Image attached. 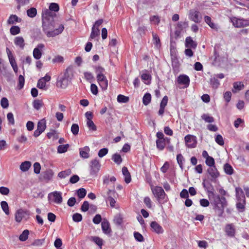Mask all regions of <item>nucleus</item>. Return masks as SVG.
Returning <instances> with one entry per match:
<instances>
[{
  "instance_id": "nucleus-63",
  "label": "nucleus",
  "mask_w": 249,
  "mask_h": 249,
  "mask_svg": "<svg viewBox=\"0 0 249 249\" xmlns=\"http://www.w3.org/2000/svg\"><path fill=\"white\" fill-rule=\"evenodd\" d=\"M90 90L91 93L96 95L98 93V89L97 86L94 84H91L90 85Z\"/></svg>"
},
{
  "instance_id": "nucleus-16",
  "label": "nucleus",
  "mask_w": 249,
  "mask_h": 249,
  "mask_svg": "<svg viewBox=\"0 0 249 249\" xmlns=\"http://www.w3.org/2000/svg\"><path fill=\"white\" fill-rule=\"evenodd\" d=\"M74 73V71L73 67L70 66L66 69L63 75L69 80L71 81L72 78L73 77Z\"/></svg>"
},
{
  "instance_id": "nucleus-10",
  "label": "nucleus",
  "mask_w": 249,
  "mask_h": 249,
  "mask_svg": "<svg viewBox=\"0 0 249 249\" xmlns=\"http://www.w3.org/2000/svg\"><path fill=\"white\" fill-rule=\"evenodd\" d=\"M29 215V213L27 211L20 209L17 210L15 213V220L17 222H20L26 216Z\"/></svg>"
},
{
  "instance_id": "nucleus-25",
  "label": "nucleus",
  "mask_w": 249,
  "mask_h": 249,
  "mask_svg": "<svg viewBox=\"0 0 249 249\" xmlns=\"http://www.w3.org/2000/svg\"><path fill=\"white\" fill-rule=\"evenodd\" d=\"M21 19L16 15H11L7 20V23L9 25L14 24L16 22H21Z\"/></svg>"
},
{
  "instance_id": "nucleus-13",
  "label": "nucleus",
  "mask_w": 249,
  "mask_h": 249,
  "mask_svg": "<svg viewBox=\"0 0 249 249\" xmlns=\"http://www.w3.org/2000/svg\"><path fill=\"white\" fill-rule=\"evenodd\" d=\"M101 227L104 233L111 235L112 231L110 227V224L107 220L104 219L101 223Z\"/></svg>"
},
{
  "instance_id": "nucleus-23",
  "label": "nucleus",
  "mask_w": 249,
  "mask_h": 249,
  "mask_svg": "<svg viewBox=\"0 0 249 249\" xmlns=\"http://www.w3.org/2000/svg\"><path fill=\"white\" fill-rule=\"evenodd\" d=\"M122 173L125 177L124 181L126 183H129L131 180V178L127 168L126 167H123L122 168Z\"/></svg>"
},
{
  "instance_id": "nucleus-58",
  "label": "nucleus",
  "mask_w": 249,
  "mask_h": 249,
  "mask_svg": "<svg viewBox=\"0 0 249 249\" xmlns=\"http://www.w3.org/2000/svg\"><path fill=\"white\" fill-rule=\"evenodd\" d=\"M7 119L9 124L14 125L15 124V120L13 114L12 112H9L7 114Z\"/></svg>"
},
{
  "instance_id": "nucleus-7",
  "label": "nucleus",
  "mask_w": 249,
  "mask_h": 249,
  "mask_svg": "<svg viewBox=\"0 0 249 249\" xmlns=\"http://www.w3.org/2000/svg\"><path fill=\"white\" fill-rule=\"evenodd\" d=\"M101 164L99 161L94 159L90 161V174L91 175H96L100 170Z\"/></svg>"
},
{
  "instance_id": "nucleus-53",
  "label": "nucleus",
  "mask_w": 249,
  "mask_h": 249,
  "mask_svg": "<svg viewBox=\"0 0 249 249\" xmlns=\"http://www.w3.org/2000/svg\"><path fill=\"white\" fill-rule=\"evenodd\" d=\"M42 106V102L39 100H35L33 102V107L36 110H39Z\"/></svg>"
},
{
  "instance_id": "nucleus-62",
  "label": "nucleus",
  "mask_w": 249,
  "mask_h": 249,
  "mask_svg": "<svg viewBox=\"0 0 249 249\" xmlns=\"http://www.w3.org/2000/svg\"><path fill=\"white\" fill-rule=\"evenodd\" d=\"M41 169V166L38 162H35L34 164V171L35 173L38 174L40 173Z\"/></svg>"
},
{
  "instance_id": "nucleus-20",
  "label": "nucleus",
  "mask_w": 249,
  "mask_h": 249,
  "mask_svg": "<svg viewBox=\"0 0 249 249\" xmlns=\"http://www.w3.org/2000/svg\"><path fill=\"white\" fill-rule=\"evenodd\" d=\"M178 84L184 85L185 87H187L189 85L190 79L188 76L186 75H181L178 78Z\"/></svg>"
},
{
  "instance_id": "nucleus-47",
  "label": "nucleus",
  "mask_w": 249,
  "mask_h": 249,
  "mask_svg": "<svg viewBox=\"0 0 249 249\" xmlns=\"http://www.w3.org/2000/svg\"><path fill=\"white\" fill-rule=\"evenodd\" d=\"M20 28L18 26H13L10 29V33L12 35H16L20 33Z\"/></svg>"
},
{
  "instance_id": "nucleus-50",
  "label": "nucleus",
  "mask_w": 249,
  "mask_h": 249,
  "mask_svg": "<svg viewBox=\"0 0 249 249\" xmlns=\"http://www.w3.org/2000/svg\"><path fill=\"white\" fill-rule=\"evenodd\" d=\"M91 240L93 241L98 246L101 247L103 245V240L97 236H92L91 237Z\"/></svg>"
},
{
  "instance_id": "nucleus-32",
  "label": "nucleus",
  "mask_w": 249,
  "mask_h": 249,
  "mask_svg": "<svg viewBox=\"0 0 249 249\" xmlns=\"http://www.w3.org/2000/svg\"><path fill=\"white\" fill-rule=\"evenodd\" d=\"M31 166V162L29 161L23 162L20 165V169L23 172H26L29 170Z\"/></svg>"
},
{
  "instance_id": "nucleus-26",
  "label": "nucleus",
  "mask_w": 249,
  "mask_h": 249,
  "mask_svg": "<svg viewBox=\"0 0 249 249\" xmlns=\"http://www.w3.org/2000/svg\"><path fill=\"white\" fill-rule=\"evenodd\" d=\"M172 66L175 71H178L180 64L176 56L172 57Z\"/></svg>"
},
{
  "instance_id": "nucleus-55",
  "label": "nucleus",
  "mask_w": 249,
  "mask_h": 249,
  "mask_svg": "<svg viewBox=\"0 0 249 249\" xmlns=\"http://www.w3.org/2000/svg\"><path fill=\"white\" fill-rule=\"evenodd\" d=\"M134 236L135 239L138 242H143L144 241V238L143 236L139 232L135 231L134 232Z\"/></svg>"
},
{
  "instance_id": "nucleus-12",
  "label": "nucleus",
  "mask_w": 249,
  "mask_h": 249,
  "mask_svg": "<svg viewBox=\"0 0 249 249\" xmlns=\"http://www.w3.org/2000/svg\"><path fill=\"white\" fill-rule=\"evenodd\" d=\"M44 47L43 44L40 43L38 44L37 47L34 49L33 54L35 59L38 60L41 57L42 54V52Z\"/></svg>"
},
{
  "instance_id": "nucleus-22",
  "label": "nucleus",
  "mask_w": 249,
  "mask_h": 249,
  "mask_svg": "<svg viewBox=\"0 0 249 249\" xmlns=\"http://www.w3.org/2000/svg\"><path fill=\"white\" fill-rule=\"evenodd\" d=\"M196 46V43L195 42L190 36L186 37L185 39L186 47L195 49Z\"/></svg>"
},
{
  "instance_id": "nucleus-56",
  "label": "nucleus",
  "mask_w": 249,
  "mask_h": 249,
  "mask_svg": "<svg viewBox=\"0 0 249 249\" xmlns=\"http://www.w3.org/2000/svg\"><path fill=\"white\" fill-rule=\"evenodd\" d=\"M79 128L77 124H73L71 127V131L74 135L78 134L79 132Z\"/></svg>"
},
{
  "instance_id": "nucleus-54",
  "label": "nucleus",
  "mask_w": 249,
  "mask_h": 249,
  "mask_svg": "<svg viewBox=\"0 0 249 249\" xmlns=\"http://www.w3.org/2000/svg\"><path fill=\"white\" fill-rule=\"evenodd\" d=\"M152 36L154 43L156 45L157 47L160 46V39L158 36L156 34L153 33Z\"/></svg>"
},
{
  "instance_id": "nucleus-2",
  "label": "nucleus",
  "mask_w": 249,
  "mask_h": 249,
  "mask_svg": "<svg viewBox=\"0 0 249 249\" xmlns=\"http://www.w3.org/2000/svg\"><path fill=\"white\" fill-rule=\"evenodd\" d=\"M213 208L215 213L218 217H222L224 208L227 206V201L224 196H220L212 193Z\"/></svg>"
},
{
  "instance_id": "nucleus-27",
  "label": "nucleus",
  "mask_w": 249,
  "mask_h": 249,
  "mask_svg": "<svg viewBox=\"0 0 249 249\" xmlns=\"http://www.w3.org/2000/svg\"><path fill=\"white\" fill-rule=\"evenodd\" d=\"M14 43L16 45L23 49L24 46V40L22 37L18 36L14 39Z\"/></svg>"
},
{
  "instance_id": "nucleus-28",
  "label": "nucleus",
  "mask_w": 249,
  "mask_h": 249,
  "mask_svg": "<svg viewBox=\"0 0 249 249\" xmlns=\"http://www.w3.org/2000/svg\"><path fill=\"white\" fill-rule=\"evenodd\" d=\"M6 52L7 53L9 62L11 66L12 67L15 65H17L13 55L12 54L10 50L8 48H6Z\"/></svg>"
},
{
  "instance_id": "nucleus-60",
  "label": "nucleus",
  "mask_w": 249,
  "mask_h": 249,
  "mask_svg": "<svg viewBox=\"0 0 249 249\" xmlns=\"http://www.w3.org/2000/svg\"><path fill=\"white\" fill-rule=\"evenodd\" d=\"M246 202H237L236 203V208L240 212H243L245 210V205Z\"/></svg>"
},
{
  "instance_id": "nucleus-51",
  "label": "nucleus",
  "mask_w": 249,
  "mask_h": 249,
  "mask_svg": "<svg viewBox=\"0 0 249 249\" xmlns=\"http://www.w3.org/2000/svg\"><path fill=\"white\" fill-rule=\"evenodd\" d=\"M87 191L84 188L79 189L77 191L78 196L80 198H83L86 195Z\"/></svg>"
},
{
  "instance_id": "nucleus-52",
  "label": "nucleus",
  "mask_w": 249,
  "mask_h": 249,
  "mask_svg": "<svg viewBox=\"0 0 249 249\" xmlns=\"http://www.w3.org/2000/svg\"><path fill=\"white\" fill-rule=\"evenodd\" d=\"M37 87L40 89H46V82L43 79L40 78L37 82Z\"/></svg>"
},
{
  "instance_id": "nucleus-46",
  "label": "nucleus",
  "mask_w": 249,
  "mask_h": 249,
  "mask_svg": "<svg viewBox=\"0 0 249 249\" xmlns=\"http://www.w3.org/2000/svg\"><path fill=\"white\" fill-rule=\"evenodd\" d=\"M87 125L90 130L96 131L97 130V127L92 120L87 121Z\"/></svg>"
},
{
  "instance_id": "nucleus-19",
  "label": "nucleus",
  "mask_w": 249,
  "mask_h": 249,
  "mask_svg": "<svg viewBox=\"0 0 249 249\" xmlns=\"http://www.w3.org/2000/svg\"><path fill=\"white\" fill-rule=\"evenodd\" d=\"M115 193V192L114 190L109 189L107 194V201H108L109 202L110 205L112 207H114L115 206V204L116 203L115 199L113 197V196H114Z\"/></svg>"
},
{
  "instance_id": "nucleus-43",
  "label": "nucleus",
  "mask_w": 249,
  "mask_h": 249,
  "mask_svg": "<svg viewBox=\"0 0 249 249\" xmlns=\"http://www.w3.org/2000/svg\"><path fill=\"white\" fill-rule=\"evenodd\" d=\"M69 147V145L68 144L65 145H60L57 148V151L59 153H63L67 151Z\"/></svg>"
},
{
  "instance_id": "nucleus-61",
  "label": "nucleus",
  "mask_w": 249,
  "mask_h": 249,
  "mask_svg": "<svg viewBox=\"0 0 249 249\" xmlns=\"http://www.w3.org/2000/svg\"><path fill=\"white\" fill-rule=\"evenodd\" d=\"M215 141L216 142V143H217L220 145H223L224 143L223 137L220 134L216 135L215 138Z\"/></svg>"
},
{
  "instance_id": "nucleus-15",
  "label": "nucleus",
  "mask_w": 249,
  "mask_h": 249,
  "mask_svg": "<svg viewBox=\"0 0 249 249\" xmlns=\"http://www.w3.org/2000/svg\"><path fill=\"white\" fill-rule=\"evenodd\" d=\"M225 231L226 234L231 237H233L235 236V229L232 224H228L226 225L225 228Z\"/></svg>"
},
{
  "instance_id": "nucleus-1",
  "label": "nucleus",
  "mask_w": 249,
  "mask_h": 249,
  "mask_svg": "<svg viewBox=\"0 0 249 249\" xmlns=\"http://www.w3.org/2000/svg\"><path fill=\"white\" fill-rule=\"evenodd\" d=\"M59 9V7L58 4L52 3L49 6V9H46L42 11L43 29L46 36L49 37L58 35L64 30V27L63 24H60L58 28L53 30L55 26L53 16L55 14L52 11L57 12Z\"/></svg>"
},
{
  "instance_id": "nucleus-9",
  "label": "nucleus",
  "mask_w": 249,
  "mask_h": 249,
  "mask_svg": "<svg viewBox=\"0 0 249 249\" xmlns=\"http://www.w3.org/2000/svg\"><path fill=\"white\" fill-rule=\"evenodd\" d=\"M97 81L103 90H106L108 87V81L105 75L97 74Z\"/></svg>"
},
{
  "instance_id": "nucleus-4",
  "label": "nucleus",
  "mask_w": 249,
  "mask_h": 249,
  "mask_svg": "<svg viewBox=\"0 0 249 249\" xmlns=\"http://www.w3.org/2000/svg\"><path fill=\"white\" fill-rule=\"evenodd\" d=\"M233 25L237 28L249 26V19L238 18L233 17L231 18Z\"/></svg>"
},
{
  "instance_id": "nucleus-21",
  "label": "nucleus",
  "mask_w": 249,
  "mask_h": 249,
  "mask_svg": "<svg viewBox=\"0 0 249 249\" xmlns=\"http://www.w3.org/2000/svg\"><path fill=\"white\" fill-rule=\"evenodd\" d=\"M53 196V201L57 204H60L62 202L63 198L62 193L60 192L54 191L51 193Z\"/></svg>"
},
{
  "instance_id": "nucleus-64",
  "label": "nucleus",
  "mask_w": 249,
  "mask_h": 249,
  "mask_svg": "<svg viewBox=\"0 0 249 249\" xmlns=\"http://www.w3.org/2000/svg\"><path fill=\"white\" fill-rule=\"evenodd\" d=\"M85 78L90 82L93 80L94 77L92 74L89 72H85L84 73Z\"/></svg>"
},
{
  "instance_id": "nucleus-24",
  "label": "nucleus",
  "mask_w": 249,
  "mask_h": 249,
  "mask_svg": "<svg viewBox=\"0 0 249 249\" xmlns=\"http://www.w3.org/2000/svg\"><path fill=\"white\" fill-rule=\"evenodd\" d=\"M233 89L232 91L234 93H236L237 91L242 90L244 88V85L242 82H236L233 84Z\"/></svg>"
},
{
  "instance_id": "nucleus-14",
  "label": "nucleus",
  "mask_w": 249,
  "mask_h": 249,
  "mask_svg": "<svg viewBox=\"0 0 249 249\" xmlns=\"http://www.w3.org/2000/svg\"><path fill=\"white\" fill-rule=\"evenodd\" d=\"M207 172L211 177V180L214 181L216 178L219 176V173L218 172L216 166L209 167L207 169Z\"/></svg>"
},
{
  "instance_id": "nucleus-45",
  "label": "nucleus",
  "mask_w": 249,
  "mask_h": 249,
  "mask_svg": "<svg viewBox=\"0 0 249 249\" xmlns=\"http://www.w3.org/2000/svg\"><path fill=\"white\" fill-rule=\"evenodd\" d=\"M210 84L213 88H217L219 85V81L215 77L211 78Z\"/></svg>"
},
{
  "instance_id": "nucleus-49",
  "label": "nucleus",
  "mask_w": 249,
  "mask_h": 249,
  "mask_svg": "<svg viewBox=\"0 0 249 249\" xmlns=\"http://www.w3.org/2000/svg\"><path fill=\"white\" fill-rule=\"evenodd\" d=\"M89 148L88 146H85L79 149L80 156H87L89 154Z\"/></svg>"
},
{
  "instance_id": "nucleus-40",
  "label": "nucleus",
  "mask_w": 249,
  "mask_h": 249,
  "mask_svg": "<svg viewBox=\"0 0 249 249\" xmlns=\"http://www.w3.org/2000/svg\"><path fill=\"white\" fill-rule=\"evenodd\" d=\"M201 118L206 123H211L214 121V118L208 114H202L201 116Z\"/></svg>"
},
{
  "instance_id": "nucleus-59",
  "label": "nucleus",
  "mask_w": 249,
  "mask_h": 249,
  "mask_svg": "<svg viewBox=\"0 0 249 249\" xmlns=\"http://www.w3.org/2000/svg\"><path fill=\"white\" fill-rule=\"evenodd\" d=\"M72 220L75 222H80L82 220V216L80 213H75L72 215Z\"/></svg>"
},
{
  "instance_id": "nucleus-35",
  "label": "nucleus",
  "mask_w": 249,
  "mask_h": 249,
  "mask_svg": "<svg viewBox=\"0 0 249 249\" xmlns=\"http://www.w3.org/2000/svg\"><path fill=\"white\" fill-rule=\"evenodd\" d=\"M46 128V121L42 119L38 122L37 129L43 132Z\"/></svg>"
},
{
  "instance_id": "nucleus-42",
  "label": "nucleus",
  "mask_w": 249,
  "mask_h": 249,
  "mask_svg": "<svg viewBox=\"0 0 249 249\" xmlns=\"http://www.w3.org/2000/svg\"><path fill=\"white\" fill-rule=\"evenodd\" d=\"M28 16L30 18H34L37 14L36 9L35 8H31L27 11Z\"/></svg>"
},
{
  "instance_id": "nucleus-8",
  "label": "nucleus",
  "mask_w": 249,
  "mask_h": 249,
  "mask_svg": "<svg viewBox=\"0 0 249 249\" xmlns=\"http://www.w3.org/2000/svg\"><path fill=\"white\" fill-rule=\"evenodd\" d=\"M189 18L196 23H200L202 19L200 12L197 10H191L189 12Z\"/></svg>"
},
{
  "instance_id": "nucleus-5",
  "label": "nucleus",
  "mask_w": 249,
  "mask_h": 249,
  "mask_svg": "<svg viewBox=\"0 0 249 249\" xmlns=\"http://www.w3.org/2000/svg\"><path fill=\"white\" fill-rule=\"evenodd\" d=\"M186 146L189 148H194L197 144V138L195 136L188 134L184 138Z\"/></svg>"
},
{
  "instance_id": "nucleus-3",
  "label": "nucleus",
  "mask_w": 249,
  "mask_h": 249,
  "mask_svg": "<svg viewBox=\"0 0 249 249\" xmlns=\"http://www.w3.org/2000/svg\"><path fill=\"white\" fill-rule=\"evenodd\" d=\"M151 190L158 202L162 203V200L164 199L166 196V194L162 188L160 186H156L151 187Z\"/></svg>"
},
{
  "instance_id": "nucleus-44",
  "label": "nucleus",
  "mask_w": 249,
  "mask_h": 249,
  "mask_svg": "<svg viewBox=\"0 0 249 249\" xmlns=\"http://www.w3.org/2000/svg\"><path fill=\"white\" fill-rule=\"evenodd\" d=\"M157 148L160 150H162L165 145V140H157L156 141Z\"/></svg>"
},
{
  "instance_id": "nucleus-48",
  "label": "nucleus",
  "mask_w": 249,
  "mask_h": 249,
  "mask_svg": "<svg viewBox=\"0 0 249 249\" xmlns=\"http://www.w3.org/2000/svg\"><path fill=\"white\" fill-rule=\"evenodd\" d=\"M0 105L3 108H7L9 107V101L7 98L2 97L0 100Z\"/></svg>"
},
{
  "instance_id": "nucleus-6",
  "label": "nucleus",
  "mask_w": 249,
  "mask_h": 249,
  "mask_svg": "<svg viewBox=\"0 0 249 249\" xmlns=\"http://www.w3.org/2000/svg\"><path fill=\"white\" fill-rule=\"evenodd\" d=\"M70 82V80L63 75H60L57 79L56 86L61 89H65L68 87Z\"/></svg>"
},
{
  "instance_id": "nucleus-57",
  "label": "nucleus",
  "mask_w": 249,
  "mask_h": 249,
  "mask_svg": "<svg viewBox=\"0 0 249 249\" xmlns=\"http://www.w3.org/2000/svg\"><path fill=\"white\" fill-rule=\"evenodd\" d=\"M150 21L153 24L158 25L160 22V19L158 16H153L150 18Z\"/></svg>"
},
{
  "instance_id": "nucleus-39",
  "label": "nucleus",
  "mask_w": 249,
  "mask_h": 249,
  "mask_svg": "<svg viewBox=\"0 0 249 249\" xmlns=\"http://www.w3.org/2000/svg\"><path fill=\"white\" fill-rule=\"evenodd\" d=\"M206 158L205 163L209 167L215 166V161L213 157H205Z\"/></svg>"
},
{
  "instance_id": "nucleus-17",
  "label": "nucleus",
  "mask_w": 249,
  "mask_h": 249,
  "mask_svg": "<svg viewBox=\"0 0 249 249\" xmlns=\"http://www.w3.org/2000/svg\"><path fill=\"white\" fill-rule=\"evenodd\" d=\"M150 227L153 230V231L158 234L162 233L163 232V229L161 226H160L157 222L152 221L150 223Z\"/></svg>"
},
{
  "instance_id": "nucleus-31",
  "label": "nucleus",
  "mask_w": 249,
  "mask_h": 249,
  "mask_svg": "<svg viewBox=\"0 0 249 249\" xmlns=\"http://www.w3.org/2000/svg\"><path fill=\"white\" fill-rule=\"evenodd\" d=\"M71 173V170L70 169L65 171H61L58 174L57 177L60 179L65 178L70 176Z\"/></svg>"
},
{
  "instance_id": "nucleus-38",
  "label": "nucleus",
  "mask_w": 249,
  "mask_h": 249,
  "mask_svg": "<svg viewBox=\"0 0 249 249\" xmlns=\"http://www.w3.org/2000/svg\"><path fill=\"white\" fill-rule=\"evenodd\" d=\"M151 100V96L150 93H147L144 95L142 98V103L144 105H148L150 103Z\"/></svg>"
},
{
  "instance_id": "nucleus-11",
  "label": "nucleus",
  "mask_w": 249,
  "mask_h": 249,
  "mask_svg": "<svg viewBox=\"0 0 249 249\" xmlns=\"http://www.w3.org/2000/svg\"><path fill=\"white\" fill-rule=\"evenodd\" d=\"M53 174L54 173L52 170H47L41 173L40 179L43 181H45L46 182H48L52 179Z\"/></svg>"
},
{
  "instance_id": "nucleus-30",
  "label": "nucleus",
  "mask_w": 249,
  "mask_h": 249,
  "mask_svg": "<svg viewBox=\"0 0 249 249\" xmlns=\"http://www.w3.org/2000/svg\"><path fill=\"white\" fill-rule=\"evenodd\" d=\"M224 170L225 173L228 175H231L234 171L232 167L228 163L224 165Z\"/></svg>"
},
{
  "instance_id": "nucleus-18",
  "label": "nucleus",
  "mask_w": 249,
  "mask_h": 249,
  "mask_svg": "<svg viewBox=\"0 0 249 249\" xmlns=\"http://www.w3.org/2000/svg\"><path fill=\"white\" fill-rule=\"evenodd\" d=\"M235 191L237 202H246L245 196L242 189L240 188H236Z\"/></svg>"
},
{
  "instance_id": "nucleus-33",
  "label": "nucleus",
  "mask_w": 249,
  "mask_h": 249,
  "mask_svg": "<svg viewBox=\"0 0 249 249\" xmlns=\"http://www.w3.org/2000/svg\"><path fill=\"white\" fill-rule=\"evenodd\" d=\"M47 137L50 139L53 140H56L58 138V133L55 130L52 129L47 133Z\"/></svg>"
},
{
  "instance_id": "nucleus-37",
  "label": "nucleus",
  "mask_w": 249,
  "mask_h": 249,
  "mask_svg": "<svg viewBox=\"0 0 249 249\" xmlns=\"http://www.w3.org/2000/svg\"><path fill=\"white\" fill-rule=\"evenodd\" d=\"M1 207L6 215L9 214V210L8 203L5 201H2L0 202Z\"/></svg>"
},
{
  "instance_id": "nucleus-29",
  "label": "nucleus",
  "mask_w": 249,
  "mask_h": 249,
  "mask_svg": "<svg viewBox=\"0 0 249 249\" xmlns=\"http://www.w3.org/2000/svg\"><path fill=\"white\" fill-rule=\"evenodd\" d=\"M204 20L205 22L212 29L217 30L216 25L212 21L211 17L208 16L204 17Z\"/></svg>"
},
{
  "instance_id": "nucleus-41",
  "label": "nucleus",
  "mask_w": 249,
  "mask_h": 249,
  "mask_svg": "<svg viewBox=\"0 0 249 249\" xmlns=\"http://www.w3.org/2000/svg\"><path fill=\"white\" fill-rule=\"evenodd\" d=\"M129 101V97L124 95L119 94L117 96V101L119 103H126Z\"/></svg>"
},
{
  "instance_id": "nucleus-34",
  "label": "nucleus",
  "mask_w": 249,
  "mask_h": 249,
  "mask_svg": "<svg viewBox=\"0 0 249 249\" xmlns=\"http://www.w3.org/2000/svg\"><path fill=\"white\" fill-rule=\"evenodd\" d=\"M29 234V231L28 230H25L23 231L22 233L19 236V240L20 241H25L28 238Z\"/></svg>"
},
{
  "instance_id": "nucleus-36",
  "label": "nucleus",
  "mask_w": 249,
  "mask_h": 249,
  "mask_svg": "<svg viewBox=\"0 0 249 249\" xmlns=\"http://www.w3.org/2000/svg\"><path fill=\"white\" fill-rule=\"evenodd\" d=\"M100 35V30L98 28L92 27L91 29V32L90 36V39L95 38L96 37L99 36Z\"/></svg>"
}]
</instances>
